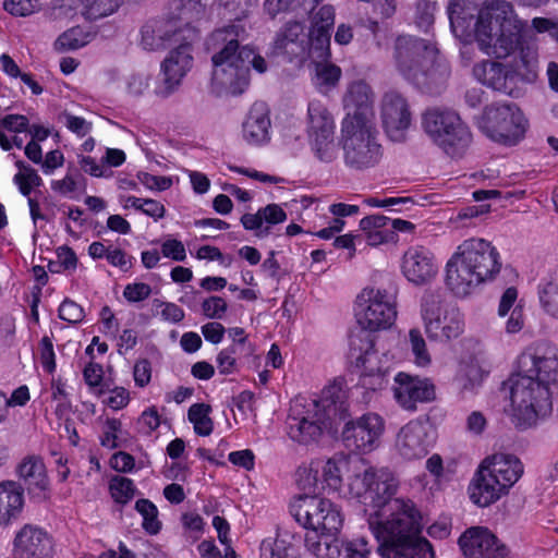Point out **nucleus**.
<instances>
[{"instance_id":"nucleus-1","label":"nucleus","mask_w":558,"mask_h":558,"mask_svg":"<svg viewBox=\"0 0 558 558\" xmlns=\"http://www.w3.org/2000/svg\"><path fill=\"white\" fill-rule=\"evenodd\" d=\"M556 29L555 23L545 17H535L530 27L521 20L512 4L506 0H490L478 11L475 24V40L480 50L488 57L508 58L525 44L536 48L533 33Z\"/></svg>"},{"instance_id":"nucleus-2","label":"nucleus","mask_w":558,"mask_h":558,"mask_svg":"<svg viewBox=\"0 0 558 558\" xmlns=\"http://www.w3.org/2000/svg\"><path fill=\"white\" fill-rule=\"evenodd\" d=\"M391 515L380 520L373 515L369 530L378 543L381 558H436L430 542L422 535L423 517L411 499H398Z\"/></svg>"},{"instance_id":"nucleus-3","label":"nucleus","mask_w":558,"mask_h":558,"mask_svg":"<svg viewBox=\"0 0 558 558\" xmlns=\"http://www.w3.org/2000/svg\"><path fill=\"white\" fill-rule=\"evenodd\" d=\"M247 31L240 24L226 25L214 31L208 38L211 54L210 93L216 96L240 95L250 85L248 45L240 46Z\"/></svg>"},{"instance_id":"nucleus-4","label":"nucleus","mask_w":558,"mask_h":558,"mask_svg":"<svg viewBox=\"0 0 558 558\" xmlns=\"http://www.w3.org/2000/svg\"><path fill=\"white\" fill-rule=\"evenodd\" d=\"M501 256L484 238L463 240L446 263V283L452 293L465 298L481 284L490 282L500 272Z\"/></svg>"},{"instance_id":"nucleus-5","label":"nucleus","mask_w":558,"mask_h":558,"mask_svg":"<svg viewBox=\"0 0 558 558\" xmlns=\"http://www.w3.org/2000/svg\"><path fill=\"white\" fill-rule=\"evenodd\" d=\"M524 474V464L514 453L497 451L478 463L468 486L473 504L488 507L507 496Z\"/></svg>"},{"instance_id":"nucleus-6","label":"nucleus","mask_w":558,"mask_h":558,"mask_svg":"<svg viewBox=\"0 0 558 558\" xmlns=\"http://www.w3.org/2000/svg\"><path fill=\"white\" fill-rule=\"evenodd\" d=\"M518 51V57L508 62H500L498 60L501 58H496L475 63L472 70L474 78L488 88L517 97L520 94L519 84L534 83L539 70L538 48L527 43Z\"/></svg>"},{"instance_id":"nucleus-7","label":"nucleus","mask_w":558,"mask_h":558,"mask_svg":"<svg viewBox=\"0 0 558 558\" xmlns=\"http://www.w3.org/2000/svg\"><path fill=\"white\" fill-rule=\"evenodd\" d=\"M349 495L362 504L367 515V524L373 515L386 520L391 515V505L399 488L397 475L388 468L369 466L355 474L348 484Z\"/></svg>"},{"instance_id":"nucleus-8","label":"nucleus","mask_w":558,"mask_h":558,"mask_svg":"<svg viewBox=\"0 0 558 558\" xmlns=\"http://www.w3.org/2000/svg\"><path fill=\"white\" fill-rule=\"evenodd\" d=\"M553 411L550 387L542 380H535L517 373L511 378L510 407L508 414L519 429L536 426Z\"/></svg>"},{"instance_id":"nucleus-9","label":"nucleus","mask_w":558,"mask_h":558,"mask_svg":"<svg viewBox=\"0 0 558 558\" xmlns=\"http://www.w3.org/2000/svg\"><path fill=\"white\" fill-rule=\"evenodd\" d=\"M421 125L430 142L450 157H461L473 141L469 125L449 107L427 108Z\"/></svg>"},{"instance_id":"nucleus-10","label":"nucleus","mask_w":558,"mask_h":558,"mask_svg":"<svg viewBox=\"0 0 558 558\" xmlns=\"http://www.w3.org/2000/svg\"><path fill=\"white\" fill-rule=\"evenodd\" d=\"M420 318L424 332L432 342L448 343L464 332L463 314L435 291H425L422 295Z\"/></svg>"},{"instance_id":"nucleus-11","label":"nucleus","mask_w":558,"mask_h":558,"mask_svg":"<svg viewBox=\"0 0 558 558\" xmlns=\"http://www.w3.org/2000/svg\"><path fill=\"white\" fill-rule=\"evenodd\" d=\"M289 508L295 521L311 531L305 537L314 534L322 541V536H337L342 530V509L327 498L298 495L291 500Z\"/></svg>"},{"instance_id":"nucleus-12","label":"nucleus","mask_w":558,"mask_h":558,"mask_svg":"<svg viewBox=\"0 0 558 558\" xmlns=\"http://www.w3.org/2000/svg\"><path fill=\"white\" fill-rule=\"evenodd\" d=\"M340 147L343 163L351 170L374 168L383 158L376 123L340 124Z\"/></svg>"},{"instance_id":"nucleus-13","label":"nucleus","mask_w":558,"mask_h":558,"mask_svg":"<svg viewBox=\"0 0 558 558\" xmlns=\"http://www.w3.org/2000/svg\"><path fill=\"white\" fill-rule=\"evenodd\" d=\"M477 124L489 140L507 146L517 145L524 137L529 126L522 110L512 102L487 106Z\"/></svg>"},{"instance_id":"nucleus-14","label":"nucleus","mask_w":558,"mask_h":558,"mask_svg":"<svg viewBox=\"0 0 558 558\" xmlns=\"http://www.w3.org/2000/svg\"><path fill=\"white\" fill-rule=\"evenodd\" d=\"M397 315L396 300L386 289L365 287L356 295L354 317L363 330L374 332L389 329Z\"/></svg>"},{"instance_id":"nucleus-15","label":"nucleus","mask_w":558,"mask_h":558,"mask_svg":"<svg viewBox=\"0 0 558 558\" xmlns=\"http://www.w3.org/2000/svg\"><path fill=\"white\" fill-rule=\"evenodd\" d=\"M288 433L300 444L317 441L325 432L331 429L333 421L328 410L319 408L316 399L295 398L290 405Z\"/></svg>"},{"instance_id":"nucleus-16","label":"nucleus","mask_w":558,"mask_h":558,"mask_svg":"<svg viewBox=\"0 0 558 558\" xmlns=\"http://www.w3.org/2000/svg\"><path fill=\"white\" fill-rule=\"evenodd\" d=\"M436 48L425 39L410 35L398 36L393 48L396 70L404 80L420 85L424 83L426 72L424 64L432 61Z\"/></svg>"},{"instance_id":"nucleus-17","label":"nucleus","mask_w":558,"mask_h":558,"mask_svg":"<svg viewBox=\"0 0 558 558\" xmlns=\"http://www.w3.org/2000/svg\"><path fill=\"white\" fill-rule=\"evenodd\" d=\"M349 357L361 372V384L366 389L376 391L387 384V359L380 354L368 336H352Z\"/></svg>"},{"instance_id":"nucleus-18","label":"nucleus","mask_w":558,"mask_h":558,"mask_svg":"<svg viewBox=\"0 0 558 558\" xmlns=\"http://www.w3.org/2000/svg\"><path fill=\"white\" fill-rule=\"evenodd\" d=\"M435 444L436 433L428 420L415 417L396 433L393 451L400 460L413 462L425 458Z\"/></svg>"},{"instance_id":"nucleus-19","label":"nucleus","mask_w":558,"mask_h":558,"mask_svg":"<svg viewBox=\"0 0 558 558\" xmlns=\"http://www.w3.org/2000/svg\"><path fill=\"white\" fill-rule=\"evenodd\" d=\"M385 428V420L377 413L368 412L347 422L342 438L350 450L369 453L378 448Z\"/></svg>"},{"instance_id":"nucleus-20","label":"nucleus","mask_w":558,"mask_h":558,"mask_svg":"<svg viewBox=\"0 0 558 558\" xmlns=\"http://www.w3.org/2000/svg\"><path fill=\"white\" fill-rule=\"evenodd\" d=\"M193 27H182L174 17H160L146 22L141 28V46L148 51L165 49L181 40H194Z\"/></svg>"},{"instance_id":"nucleus-21","label":"nucleus","mask_w":558,"mask_h":558,"mask_svg":"<svg viewBox=\"0 0 558 558\" xmlns=\"http://www.w3.org/2000/svg\"><path fill=\"white\" fill-rule=\"evenodd\" d=\"M517 371L550 387L558 378V349L547 344L527 348L517 360Z\"/></svg>"},{"instance_id":"nucleus-22","label":"nucleus","mask_w":558,"mask_h":558,"mask_svg":"<svg viewBox=\"0 0 558 558\" xmlns=\"http://www.w3.org/2000/svg\"><path fill=\"white\" fill-rule=\"evenodd\" d=\"M464 558H512L508 545L486 526H471L459 537Z\"/></svg>"},{"instance_id":"nucleus-23","label":"nucleus","mask_w":558,"mask_h":558,"mask_svg":"<svg viewBox=\"0 0 558 558\" xmlns=\"http://www.w3.org/2000/svg\"><path fill=\"white\" fill-rule=\"evenodd\" d=\"M379 113L387 136L395 142L403 141L412 120L407 98L396 90L385 93L380 99Z\"/></svg>"},{"instance_id":"nucleus-24","label":"nucleus","mask_w":558,"mask_h":558,"mask_svg":"<svg viewBox=\"0 0 558 558\" xmlns=\"http://www.w3.org/2000/svg\"><path fill=\"white\" fill-rule=\"evenodd\" d=\"M305 548L317 558H371L372 545L365 537L333 538L323 542L317 535L304 537Z\"/></svg>"},{"instance_id":"nucleus-25","label":"nucleus","mask_w":558,"mask_h":558,"mask_svg":"<svg viewBox=\"0 0 558 558\" xmlns=\"http://www.w3.org/2000/svg\"><path fill=\"white\" fill-rule=\"evenodd\" d=\"M392 392L401 409L415 412L418 403L435 399V385L429 378L399 372L393 378Z\"/></svg>"},{"instance_id":"nucleus-26","label":"nucleus","mask_w":558,"mask_h":558,"mask_svg":"<svg viewBox=\"0 0 558 558\" xmlns=\"http://www.w3.org/2000/svg\"><path fill=\"white\" fill-rule=\"evenodd\" d=\"M374 92L368 83L356 80L348 84L342 98L345 111L340 124L376 123Z\"/></svg>"},{"instance_id":"nucleus-27","label":"nucleus","mask_w":558,"mask_h":558,"mask_svg":"<svg viewBox=\"0 0 558 558\" xmlns=\"http://www.w3.org/2000/svg\"><path fill=\"white\" fill-rule=\"evenodd\" d=\"M439 266L435 254L422 245L410 246L402 256L401 271L414 286L430 283L438 275Z\"/></svg>"},{"instance_id":"nucleus-28","label":"nucleus","mask_w":558,"mask_h":558,"mask_svg":"<svg viewBox=\"0 0 558 558\" xmlns=\"http://www.w3.org/2000/svg\"><path fill=\"white\" fill-rule=\"evenodd\" d=\"M192 41L181 40L161 63L163 82L158 94L168 96L181 84L183 77L193 66Z\"/></svg>"},{"instance_id":"nucleus-29","label":"nucleus","mask_w":558,"mask_h":558,"mask_svg":"<svg viewBox=\"0 0 558 558\" xmlns=\"http://www.w3.org/2000/svg\"><path fill=\"white\" fill-rule=\"evenodd\" d=\"M335 8L329 4L320 7L313 15L308 32V57L323 61L330 58V31L335 25Z\"/></svg>"},{"instance_id":"nucleus-30","label":"nucleus","mask_w":558,"mask_h":558,"mask_svg":"<svg viewBox=\"0 0 558 558\" xmlns=\"http://www.w3.org/2000/svg\"><path fill=\"white\" fill-rule=\"evenodd\" d=\"M13 551L16 558H50L52 542L40 527L25 524L15 534Z\"/></svg>"},{"instance_id":"nucleus-31","label":"nucleus","mask_w":558,"mask_h":558,"mask_svg":"<svg viewBox=\"0 0 558 558\" xmlns=\"http://www.w3.org/2000/svg\"><path fill=\"white\" fill-rule=\"evenodd\" d=\"M269 110L263 102H255L242 123V138L248 145L262 146L270 141Z\"/></svg>"},{"instance_id":"nucleus-32","label":"nucleus","mask_w":558,"mask_h":558,"mask_svg":"<svg viewBox=\"0 0 558 558\" xmlns=\"http://www.w3.org/2000/svg\"><path fill=\"white\" fill-rule=\"evenodd\" d=\"M17 474L34 497L38 499L49 497L50 483L41 458L36 456L24 458L17 466Z\"/></svg>"},{"instance_id":"nucleus-33","label":"nucleus","mask_w":558,"mask_h":558,"mask_svg":"<svg viewBox=\"0 0 558 558\" xmlns=\"http://www.w3.org/2000/svg\"><path fill=\"white\" fill-rule=\"evenodd\" d=\"M25 504L24 489L15 481L0 482V527H7L17 520Z\"/></svg>"},{"instance_id":"nucleus-34","label":"nucleus","mask_w":558,"mask_h":558,"mask_svg":"<svg viewBox=\"0 0 558 558\" xmlns=\"http://www.w3.org/2000/svg\"><path fill=\"white\" fill-rule=\"evenodd\" d=\"M287 220V214L278 204H269L259 208L255 214H245L241 217L244 229L254 231L255 235L264 239L270 234L271 227Z\"/></svg>"},{"instance_id":"nucleus-35","label":"nucleus","mask_w":558,"mask_h":558,"mask_svg":"<svg viewBox=\"0 0 558 558\" xmlns=\"http://www.w3.org/2000/svg\"><path fill=\"white\" fill-rule=\"evenodd\" d=\"M275 47L292 57L308 56V33H305L304 25L299 22L288 23L284 28L278 33Z\"/></svg>"},{"instance_id":"nucleus-36","label":"nucleus","mask_w":558,"mask_h":558,"mask_svg":"<svg viewBox=\"0 0 558 558\" xmlns=\"http://www.w3.org/2000/svg\"><path fill=\"white\" fill-rule=\"evenodd\" d=\"M336 133V121L329 108L320 100L308 102L305 117L306 138Z\"/></svg>"},{"instance_id":"nucleus-37","label":"nucleus","mask_w":558,"mask_h":558,"mask_svg":"<svg viewBox=\"0 0 558 558\" xmlns=\"http://www.w3.org/2000/svg\"><path fill=\"white\" fill-rule=\"evenodd\" d=\"M359 227L369 246H379L393 241L390 218L384 215L374 214L366 216L360 220Z\"/></svg>"},{"instance_id":"nucleus-38","label":"nucleus","mask_w":558,"mask_h":558,"mask_svg":"<svg viewBox=\"0 0 558 558\" xmlns=\"http://www.w3.org/2000/svg\"><path fill=\"white\" fill-rule=\"evenodd\" d=\"M485 378V372L474 357L459 362L453 384L461 392H472L478 388Z\"/></svg>"},{"instance_id":"nucleus-39","label":"nucleus","mask_w":558,"mask_h":558,"mask_svg":"<svg viewBox=\"0 0 558 558\" xmlns=\"http://www.w3.org/2000/svg\"><path fill=\"white\" fill-rule=\"evenodd\" d=\"M316 400L319 402V408H324V412L328 410L330 418L335 422L345 411L347 390L344 380L342 378L333 380L323 389L320 397Z\"/></svg>"},{"instance_id":"nucleus-40","label":"nucleus","mask_w":558,"mask_h":558,"mask_svg":"<svg viewBox=\"0 0 558 558\" xmlns=\"http://www.w3.org/2000/svg\"><path fill=\"white\" fill-rule=\"evenodd\" d=\"M313 157L322 163H332L339 157L340 141L337 142L336 133H328L306 138Z\"/></svg>"},{"instance_id":"nucleus-41","label":"nucleus","mask_w":558,"mask_h":558,"mask_svg":"<svg viewBox=\"0 0 558 558\" xmlns=\"http://www.w3.org/2000/svg\"><path fill=\"white\" fill-rule=\"evenodd\" d=\"M294 481L302 495L316 496L322 487L319 459L302 463L295 471Z\"/></svg>"},{"instance_id":"nucleus-42","label":"nucleus","mask_w":558,"mask_h":558,"mask_svg":"<svg viewBox=\"0 0 558 558\" xmlns=\"http://www.w3.org/2000/svg\"><path fill=\"white\" fill-rule=\"evenodd\" d=\"M345 466L347 461L341 457L319 459L322 488L326 487L329 492H339L342 486V471Z\"/></svg>"},{"instance_id":"nucleus-43","label":"nucleus","mask_w":558,"mask_h":558,"mask_svg":"<svg viewBox=\"0 0 558 558\" xmlns=\"http://www.w3.org/2000/svg\"><path fill=\"white\" fill-rule=\"evenodd\" d=\"M408 349L412 363L420 368H427L432 365V354L428 350L426 339L418 327H413L408 332Z\"/></svg>"},{"instance_id":"nucleus-44","label":"nucleus","mask_w":558,"mask_h":558,"mask_svg":"<svg viewBox=\"0 0 558 558\" xmlns=\"http://www.w3.org/2000/svg\"><path fill=\"white\" fill-rule=\"evenodd\" d=\"M537 293L544 313L558 320V271L538 284Z\"/></svg>"},{"instance_id":"nucleus-45","label":"nucleus","mask_w":558,"mask_h":558,"mask_svg":"<svg viewBox=\"0 0 558 558\" xmlns=\"http://www.w3.org/2000/svg\"><path fill=\"white\" fill-rule=\"evenodd\" d=\"M292 535L288 532H281L271 541L262 543V556L264 558H298L296 549L291 544Z\"/></svg>"},{"instance_id":"nucleus-46","label":"nucleus","mask_w":558,"mask_h":558,"mask_svg":"<svg viewBox=\"0 0 558 558\" xmlns=\"http://www.w3.org/2000/svg\"><path fill=\"white\" fill-rule=\"evenodd\" d=\"M211 407L207 403H193L187 411V418L198 436H209L214 430V421L210 417Z\"/></svg>"},{"instance_id":"nucleus-47","label":"nucleus","mask_w":558,"mask_h":558,"mask_svg":"<svg viewBox=\"0 0 558 558\" xmlns=\"http://www.w3.org/2000/svg\"><path fill=\"white\" fill-rule=\"evenodd\" d=\"M483 0H450L448 17L452 32L463 27L468 20L473 17V12Z\"/></svg>"},{"instance_id":"nucleus-48","label":"nucleus","mask_w":558,"mask_h":558,"mask_svg":"<svg viewBox=\"0 0 558 558\" xmlns=\"http://www.w3.org/2000/svg\"><path fill=\"white\" fill-rule=\"evenodd\" d=\"M341 77V69L332 63L317 62L315 66V76L313 78L317 89L326 94L332 89Z\"/></svg>"},{"instance_id":"nucleus-49","label":"nucleus","mask_w":558,"mask_h":558,"mask_svg":"<svg viewBox=\"0 0 558 558\" xmlns=\"http://www.w3.org/2000/svg\"><path fill=\"white\" fill-rule=\"evenodd\" d=\"M15 167L19 171L14 174L13 182L22 195L29 197L33 189L40 186L43 180L35 169L22 160H17Z\"/></svg>"},{"instance_id":"nucleus-50","label":"nucleus","mask_w":558,"mask_h":558,"mask_svg":"<svg viewBox=\"0 0 558 558\" xmlns=\"http://www.w3.org/2000/svg\"><path fill=\"white\" fill-rule=\"evenodd\" d=\"M92 40V35L81 27H72L61 34L54 43L58 51L76 50L86 46Z\"/></svg>"},{"instance_id":"nucleus-51","label":"nucleus","mask_w":558,"mask_h":558,"mask_svg":"<svg viewBox=\"0 0 558 558\" xmlns=\"http://www.w3.org/2000/svg\"><path fill=\"white\" fill-rule=\"evenodd\" d=\"M250 357L251 356H243V352L227 347L220 350L216 356L217 369L221 375L235 374L240 371L243 360Z\"/></svg>"},{"instance_id":"nucleus-52","label":"nucleus","mask_w":558,"mask_h":558,"mask_svg":"<svg viewBox=\"0 0 558 558\" xmlns=\"http://www.w3.org/2000/svg\"><path fill=\"white\" fill-rule=\"evenodd\" d=\"M97 397H102V403L113 411L126 408L131 401L130 391L122 386H114L107 389H97L94 391Z\"/></svg>"},{"instance_id":"nucleus-53","label":"nucleus","mask_w":558,"mask_h":558,"mask_svg":"<svg viewBox=\"0 0 558 558\" xmlns=\"http://www.w3.org/2000/svg\"><path fill=\"white\" fill-rule=\"evenodd\" d=\"M136 511L142 515V526L150 535H156L161 530L157 507L148 499H138L135 502Z\"/></svg>"},{"instance_id":"nucleus-54","label":"nucleus","mask_w":558,"mask_h":558,"mask_svg":"<svg viewBox=\"0 0 558 558\" xmlns=\"http://www.w3.org/2000/svg\"><path fill=\"white\" fill-rule=\"evenodd\" d=\"M220 5L223 9L222 15L234 20L231 25L240 24L246 29L241 20L246 17L251 10L257 5V0H221Z\"/></svg>"},{"instance_id":"nucleus-55","label":"nucleus","mask_w":558,"mask_h":558,"mask_svg":"<svg viewBox=\"0 0 558 558\" xmlns=\"http://www.w3.org/2000/svg\"><path fill=\"white\" fill-rule=\"evenodd\" d=\"M172 8L179 11L174 20H178L182 27H191L190 21L197 17L204 11L202 0H173Z\"/></svg>"},{"instance_id":"nucleus-56","label":"nucleus","mask_w":558,"mask_h":558,"mask_svg":"<svg viewBox=\"0 0 558 558\" xmlns=\"http://www.w3.org/2000/svg\"><path fill=\"white\" fill-rule=\"evenodd\" d=\"M118 9L116 0H86L83 5V16L89 21H96L111 15Z\"/></svg>"},{"instance_id":"nucleus-57","label":"nucleus","mask_w":558,"mask_h":558,"mask_svg":"<svg viewBox=\"0 0 558 558\" xmlns=\"http://www.w3.org/2000/svg\"><path fill=\"white\" fill-rule=\"evenodd\" d=\"M151 306L153 315L160 316L162 320L171 324L180 323L185 316L184 311L172 302L154 299Z\"/></svg>"},{"instance_id":"nucleus-58","label":"nucleus","mask_w":558,"mask_h":558,"mask_svg":"<svg viewBox=\"0 0 558 558\" xmlns=\"http://www.w3.org/2000/svg\"><path fill=\"white\" fill-rule=\"evenodd\" d=\"M109 492L116 502L124 505L134 497L135 486L132 480L116 476L109 484Z\"/></svg>"},{"instance_id":"nucleus-59","label":"nucleus","mask_w":558,"mask_h":558,"mask_svg":"<svg viewBox=\"0 0 558 558\" xmlns=\"http://www.w3.org/2000/svg\"><path fill=\"white\" fill-rule=\"evenodd\" d=\"M436 11V3L430 0H416L414 22L416 26L428 32L434 24V14Z\"/></svg>"},{"instance_id":"nucleus-60","label":"nucleus","mask_w":558,"mask_h":558,"mask_svg":"<svg viewBox=\"0 0 558 558\" xmlns=\"http://www.w3.org/2000/svg\"><path fill=\"white\" fill-rule=\"evenodd\" d=\"M51 399L54 403V414L59 418L66 417L71 412V402L65 391L64 384L60 380H53L51 383Z\"/></svg>"},{"instance_id":"nucleus-61","label":"nucleus","mask_w":558,"mask_h":558,"mask_svg":"<svg viewBox=\"0 0 558 558\" xmlns=\"http://www.w3.org/2000/svg\"><path fill=\"white\" fill-rule=\"evenodd\" d=\"M228 332L229 338L231 339V344L228 345L234 350L243 352V356H254L255 357V345L248 341L247 335L245 330L241 327H232L226 330Z\"/></svg>"},{"instance_id":"nucleus-62","label":"nucleus","mask_w":558,"mask_h":558,"mask_svg":"<svg viewBox=\"0 0 558 558\" xmlns=\"http://www.w3.org/2000/svg\"><path fill=\"white\" fill-rule=\"evenodd\" d=\"M38 357L45 372L52 374L56 371V354L53 343L49 337H43L38 343Z\"/></svg>"},{"instance_id":"nucleus-63","label":"nucleus","mask_w":558,"mask_h":558,"mask_svg":"<svg viewBox=\"0 0 558 558\" xmlns=\"http://www.w3.org/2000/svg\"><path fill=\"white\" fill-rule=\"evenodd\" d=\"M122 428V423L118 418H107L104 424L102 435L100 436L101 446L114 449L119 446V434Z\"/></svg>"},{"instance_id":"nucleus-64","label":"nucleus","mask_w":558,"mask_h":558,"mask_svg":"<svg viewBox=\"0 0 558 558\" xmlns=\"http://www.w3.org/2000/svg\"><path fill=\"white\" fill-rule=\"evenodd\" d=\"M160 422L161 417L157 408L155 405L148 407L141 413L137 420L138 429L145 435H150L160 426Z\"/></svg>"}]
</instances>
